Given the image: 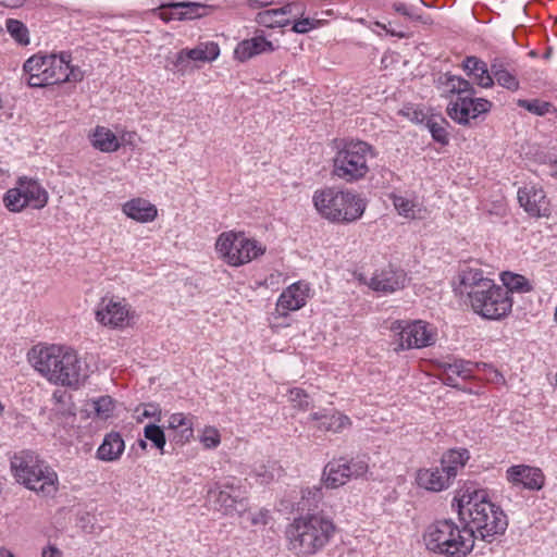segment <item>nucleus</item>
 <instances>
[{
  "instance_id": "nucleus-1",
  "label": "nucleus",
  "mask_w": 557,
  "mask_h": 557,
  "mask_svg": "<svg viewBox=\"0 0 557 557\" xmlns=\"http://www.w3.org/2000/svg\"><path fill=\"white\" fill-rule=\"evenodd\" d=\"M298 510L307 511L295 518L286 528L288 549L297 556H311L322 550L336 531L332 518L317 511L323 498L322 487L313 486L302 492Z\"/></svg>"
},
{
  "instance_id": "nucleus-2",
  "label": "nucleus",
  "mask_w": 557,
  "mask_h": 557,
  "mask_svg": "<svg viewBox=\"0 0 557 557\" xmlns=\"http://www.w3.org/2000/svg\"><path fill=\"white\" fill-rule=\"evenodd\" d=\"M458 516L467 529L472 530L473 542L476 539L491 543L495 535L504 534L508 527L507 516L499 506L487 499L483 490L467 488L454 498Z\"/></svg>"
},
{
  "instance_id": "nucleus-3",
  "label": "nucleus",
  "mask_w": 557,
  "mask_h": 557,
  "mask_svg": "<svg viewBox=\"0 0 557 557\" xmlns=\"http://www.w3.org/2000/svg\"><path fill=\"white\" fill-rule=\"evenodd\" d=\"M34 368L49 382L77 387L87 377L86 366L77 352L65 346L50 345L32 349Z\"/></svg>"
},
{
  "instance_id": "nucleus-4",
  "label": "nucleus",
  "mask_w": 557,
  "mask_h": 557,
  "mask_svg": "<svg viewBox=\"0 0 557 557\" xmlns=\"http://www.w3.org/2000/svg\"><path fill=\"white\" fill-rule=\"evenodd\" d=\"M446 97L457 96L456 101L447 106L448 116L461 125L469 124L470 119H476L482 113H487L492 102L484 98H475L473 85L466 78L450 73L441 75L437 79Z\"/></svg>"
},
{
  "instance_id": "nucleus-5",
  "label": "nucleus",
  "mask_w": 557,
  "mask_h": 557,
  "mask_svg": "<svg viewBox=\"0 0 557 557\" xmlns=\"http://www.w3.org/2000/svg\"><path fill=\"white\" fill-rule=\"evenodd\" d=\"M460 528L451 519L436 520L424 531L428 550L445 557H466L474 547L472 530L465 523Z\"/></svg>"
},
{
  "instance_id": "nucleus-6",
  "label": "nucleus",
  "mask_w": 557,
  "mask_h": 557,
  "mask_svg": "<svg viewBox=\"0 0 557 557\" xmlns=\"http://www.w3.org/2000/svg\"><path fill=\"white\" fill-rule=\"evenodd\" d=\"M15 480L42 496H53L59 486L57 472L33 450H22L11 459Z\"/></svg>"
},
{
  "instance_id": "nucleus-7",
  "label": "nucleus",
  "mask_w": 557,
  "mask_h": 557,
  "mask_svg": "<svg viewBox=\"0 0 557 557\" xmlns=\"http://www.w3.org/2000/svg\"><path fill=\"white\" fill-rule=\"evenodd\" d=\"M375 157V149L367 141L342 139L333 158L332 174L347 183L357 182L368 174V161Z\"/></svg>"
},
{
  "instance_id": "nucleus-8",
  "label": "nucleus",
  "mask_w": 557,
  "mask_h": 557,
  "mask_svg": "<svg viewBox=\"0 0 557 557\" xmlns=\"http://www.w3.org/2000/svg\"><path fill=\"white\" fill-rule=\"evenodd\" d=\"M317 210L333 222L349 223L360 219L366 210L367 202L351 191L326 188L313 195Z\"/></svg>"
},
{
  "instance_id": "nucleus-9",
  "label": "nucleus",
  "mask_w": 557,
  "mask_h": 557,
  "mask_svg": "<svg viewBox=\"0 0 557 557\" xmlns=\"http://www.w3.org/2000/svg\"><path fill=\"white\" fill-rule=\"evenodd\" d=\"M473 311L487 320H502L512 309L509 290L494 282L480 292H468Z\"/></svg>"
},
{
  "instance_id": "nucleus-10",
  "label": "nucleus",
  "mask_w": 557,
  "mask_h": 557,
  "mask_svg": "<svg viewBox=\"0 0 557 557\" xmlns=\"http://www.w3.org/2000/svg\"><path fill=\"white\" fill-rule=\"evenodd\" d=\"M207 503L215 511L224 516L243 513L248 508L247 498L239 486L233 482H215L207 492Z\"/></svg>"
},
{
  "instance_id": "nucleus-11",
  "label": "nucleus",
  "mask_w": 557,
  "mask_h": 557,
  "mask_svg": "<svg viewBox=\"0 0 557 557\" xmlns=\"http://www.w3.org/2000/svg\"><path fill=\"white\" fill-rule=\"evenodd\" d=\"M367 456L333 459L323 470V483L327 488H336L351 479L363 476L369 470Z\"/></svg>"
},
{
  "instance_id": "nucleus-12",
  "label": "nucleus",
  "mask_w": 557,
  "mask_h": 557,
  "mask_svg": "<svg viewBox=\"0 0 557 557\" xmlns=\"http://www.w3.org/2000/svg\"><path fill=\"white\" fill-rule=\"evenodd\" d=\"M232 245H237L239 247L238 255H233L231 257V265L233 267L246 264L263 255L265 251V247L258 240L247 238L244 233H236L233 231L220 234L215 243V248L216 250H226L231 249Z\"/></svg>"
},
{
  "instance_id": "nucleus-13",
  "label": "nucleus",
  "mask_w": 557,
  "mask_h": 557,
  "mask_svg": "<svg viewBox=\"0 0 557 557\" xmlns=\"http://www.w3.org/2000/svg\"><path fill=\"white\" fill-rule=\"evenodd\" d=\"M392 330L399 331V343L395 350L423 348L433 345L436 341V334L429 324L420 320L408 322L406 325H403L401 321H396Z\"/></svg>"
},
{
  "instance_id": "nucleus-14",
  "label": "nucleus",
  "mask_w": 557,
  "mask_h": 557,
  "mask_svg": "<svg viewBox=\"0 0 557 557\" xmlns=\"http://www.w3.org/2000/svg\"><path fill=\"white\" fill-rule=\"evenodd\" d=\"M521 208L532 218H548L550 215V202L542 187L525 185L517 193Z\"/></svg>"
},
{
  "instance_id": "nucleus-15",
  "label": "nucleus",
  "mask_w": 557,
  "mask_h": 557,
  "mask_svg": "<svg viewBox=\"0 0 557 557\" xmlns=\"http://www.w3.org/2000/svg\"><path fill=\"white\" fill-rule=\"evenodd\" d=\"M129 308L125 299L104 297L96 310V320L104 326L123 327L127 323Z\"/></svg>"
},
{
  "instance_id": "nucleus-16",
  "label": "nucleus",
  "mask_w": 557,
  "mask_h": 557,
  "mask_svg": "<svg viewBox=\"0 0 557 557\" xmlns=\"http://www.w3.org/2000/svg\"><path fill=\"white\" fill-rule=\"evenodd\" d=\"M220 54L219 45L213 41L200 42L193 49H182L176 53L174 67L177 72L185 74L189 69L190 61L212 62Z\"/></svg>"
},
{
  "instance_id": "nucleus-17",
  "label": "nucleus",
  "mask_w": 557,
  "mask_h": 557,
  "mask_svg": "<svg viewBox=\"0 0 557 557\" xmlns=\"http://www.w3.org/2000/svg\"><path fill=\"white\" fill-rule=\"evenodd\" d=\"M407 273L392 265L376 271L370 280L369 287L383 294L403 289L407 283Z\"/></svg>"
},
{
  "instance_id": "nucleus-18",
  "label": "nucleus",
  "mask_w": 557,
  "mask_h": 557,
  "mask_svg": "<svg viewBox=\"0 0 557 557\" xmlns=\"http://www.w3.org/2000/svg\"><path fill=\"white\" fill-rule=\"evenodd\" d=\"M507 480L515 486H522L530 491H540L545 483V476L540 468L518 465L506 471Z\"/></svg>"
},
{
  "instance_id": "nucleus-19",
  "label": "nucleus",
  "mask_w": 557,
  "mask_h": 557,
  "mask_svg": "<svg viewBox=\"0 0 557 557\" xmlns=\"http://www.w3.org/2000/svg\"><path fill=\"white\" fill-rule=\"evenodd\" d=\"M309 293V286L297 282L287 287L278 297L276 310L280 314L286 315L288 311L302 308L306 305Z\"/></svg>"
},
{
  "instance_id": "nucleus-20",
  "label": "nucleus",
  "mask_w": 557,
  "mask_h": 557,
  "mask_svg": "<svg viewBox=\"0 0 557 557\" xmlns=\"http://www.w3.org/2000/svg\"><path fill=\"white\" fill-rule=\"evenodd\" d=\"M314 422V426L320 431L339 433L350 424L347 416L339 412L322 409L310 413L307 423Z\"/></svg>"
},
{
  "instance_id": "nucleus-21",
  "label": "nucleus",
  "mask_w": 557,
  "mask_h": 557,
  "mask_svg": "<svg viewBox=\"0 0 557 557\" xmlns=\"http://www.w3.org/2000/svg\"><path fill=\"white\" fill-rule=\"evenodd\" d=\"M491 72L493 73V81L508 90L515 91L519 89V81L511 61L507 58H494L491 62Z\"/></svg>"
},
{
  "instance_id": "nucleus-22",
  "label": "nucleus",
  "mask_w": 557,
  "mask_h": 557,
  "mask_svg": "<svg viewBox=\"0 0 557 557\" xmlns=\"http://www.w3.org/2000/svg\"><path fill=\"white\" fill-rule=\"evenodd\" d=\"M48 55L34 54L23 65L24 79L29 87H46Z\"/></svg>"
},
{
  "instance_id": "nucleus-23",
  "label": "nucleus",
  "mask_w": 557,
  "mask_h": 557,
  "mask_svg": "<svg viewBox=\"0 0 557 557\" xmlns=\"http://www.w3.org/2000/svg\"><path fill=\"white\" fill-rule=\"evenodd\" d=\"M463 71L469 77L472 78L473 83L482 88H491L494 86L493 73L491 66L488 67L486 62L478 57H467L461 64Z\"/></svg>"
},
{
  "instance_id": "nucleus-24",
  "label": "nucleus",
  "mask_w": 557,
  "mask_h": 557,
  "mask_svg": "<svg viewBox=\"0 0 557 557\" xmlns=\"http://www.w3.org/2000/svg\"><path fill=\"white\" fill-rule=\"evenodd\" d=\"M416 481L420 487L431 492L444 491L451 484V480L441 467L420 469Z\"/></svg>"
},
{
  "instance_id": "nucleus-25",
  "label": "nucleus",
  "mask_w": 557,
  "mask_h": 557,
  "mask_svg": "<svg viewBox=\"0 0 557 557\" xmlns=\"http://www.w3.org/2000/svg\"><path fill=\"white\" fill-rule=\"evenodd\" d=\"M125 449V443L119 432L106 434L101 445L98 447L96 457L106 462H112L120 459Z\"/></svg>"
},
{
  "instance_id": "nucleus-26",
  "label": "nucleus",
  "mask_w": 557,
  "mask_h": 557,
  "mask_svg": "<svg viewBox=\"0 0 557 557\" xmlns=\"http://www.w3.org/2000/svg\"><path fill=\"white\" fill-rule=\"evenodd\" d=\"M459 282L461 293L480 292L485 289L494 281L484 276V272L479 268L465 265L459 271Z\"/></svg>"
},
{
  "instance_id": "nucleus-27",
  "label": "nucleus",
  "mask_w": 557,
  "mask_h": 557,
  "mask_svg": "<svg viewBox=\"0 0 557 557\" xmlns=\"http://www.w3.org/2000/svg\"><path fill=\"white\" fill-rule=\"evenodd\" d=\"M274 50L273 44L262 36H257L251 39L240 41L235 48L234 55L240 62H245L252 57L271 52Z\"/></svg>"
},
{
  "instance_id": "nucleus-28",
  "label": "nucleus",
  "mask_w": 557,
  "mask_h": 557,
  "mask_svg": "<svg viewBox=\"0 0 557 557\" xmlns=\"http://www.w3.org/2000/svg\"><path fill=\"white\" fill-rule=\"evenodd\" d=\"M18 181L24 196V203L33 209H42L49 198L47 190L35 180L23 177Z\"/></svg>"
},
{
  "instance_id": "nucleus-29",
  "label": "nucleus",
  "mask_w": 557,
  "mask_h": 557,
  "mask_svg": "<svg viewBox=\"0 0 557 557\" xmlns=\"http://www.w3.org/2000/svg\"><path fill=\"white\" fill-rule=\"evenodd\" d=\"M123 212L128 218L141 223L153 221L158 214L157 208L143 198L132 199L124 203Z\"/></svg>"
},
{
  "instance_id": "nucleus-30",
  "label": "nucleus",
  "mask_w": 557,
  "mask_h": 557,
  "mask_svg": "<svg viewBox=\"0 0 557 557\" xmlns=\"http://www.w3.org/2000/svg\"><path fill=\"white\" fill-rule=\"evenodd\" d=\"M70 60L71 54L67 52H62L59 55H48V71L45 74L47 76V86L65 83L67 76L64 73L69 70Z\"/></svg>"
},
{
  "instance_id": "nucleus-31",
  "label": "nucleus",
  "mask_w": 557,
  "mask_h": 557,
  "mask_svg": "<svg viewBox=\"0 0 557 557\" xmlns=\"http://www.w3.org/2000/svg\"><path fill=\"white\" fill-rule=\"evenodd\" d=\"M171 9L170 16H163V20H194L206 15L207 5L199 2H172L168 5Z\"/></svg>"
},
{
  "instance_id": "nucleus-32",
  "label": "nucleus",
  "mask_w": 557,
  "mask_h": 557,
  "mask_svg": "<svg viewBox=\"0 0 557 557\" xmlns=\"http://www.w3.org/2000/svg\"><path fill=\"white\" fill-rule=\"evenodd\" d=\"M469 458L470 454L466 448L449 449L442 456L441 468L445 470L447 476L453 481Z\"/></svg>"
},
{
  "instance_id": "nucleus-33",
  "label": "nucleus",
  "mask_w": 557,
  "mask_h": 557,
  "mask_svg": "<svg viewBox=\"0 0 557 557\" xmlns=\"http://www.w3.org/2000/svg\"><path fill=\"white\" fill-rule=\"evenodd\" d=\"M169 429L177 432L174 436V441L181 445L188 442L194 435L191 418L181 412L171 414Z\"/></svg>"
},
{
  "instance_id": "nucleus-34",
  "label": "nucleus",
  "mask_w": 557,
  "mask_h": 557,
  "mask_svg": "<svg viewBox=\"0 0 557 557\" xmlns=\"http://www.w3.org/2000/svg\"><path fill=\"white\" fill-rule=\"evenodd\" d=\"M92 145L103 152H113L120 148L115 134L102 126H97L95 129Z\"/></svg>"
},
{
  "instance_id": "nucleus-35",
  "label": "nucleus",
  "mask_w": 557,
  "mask_h": 557,
  "mask_svg": "<svg viewBox=\"0 0 557 557\" xmlns=\"http://www.w3.org/2000/svg\"><path fill=\"white\" fill-rule=\"evenodd\" d=\"M306 12V4L300 0H295L292 2H288L281 8L277 9H271V10H264L263 22L267 23L270 20V16L272 15H282V16H290V20H295L298 16H302Z\"/></svg>"
},
{
  "instance_id": "nucleus-36",
  "label": "nucleus",
  "mask_w": 557,
  "mask_h": 557,
  "mask_svg": "<svg viewBox=\"0 0 557 557\" xmlns=\"http://www.w3.org/2000/svg\"><path fill=\"white\" fill-rule=\"evenodd\" d=\"M392 9L410 21L418 22L423 25H431L433 23V20L429 14L420 12V9L413 4L395 1L392 3Z\"/></svg>"
},
{
  "instance_id": "nucleus-37",
  "label": "nucleus",
  "mask_w": 557,
  "mask_h": 557,
  "mask_svg": "<svg viewBox=\"0 0 557 557\" xmlns=\"http://www.w3.org/2000/svg\"><path fill=\"white\" fill-rule=\"evenodd\" d=\"M502 281L504 283L503 287L509 290V297H511V293L513 292L529 293L533 289L529 280L520 274L504 272L502 274Z\"/></svg>"
},
{
  "instance_id": "nucleus-38",
  "label": "nucleus",
  "mask_w": 557,
  "mask_h": 557,
  "mask_svg": "<svg viewBox=\"0 0 557 557\" xmlns=\"http://www.w3.org/2000/svg\"><path fill=\"white\" fill-rule=\"evenodd\" d=\"M445 124H448V123L443 117H438V119L430 117L426 120V123H425V126L429 129V132L431 133L432 138L436 143H438L443 146L447 145L449 141L448 133L446 132V128L444 127Z\"/></svg>"
},
{
  "instance_id": "nucleus-39",
  "label": "nucleus",
  "mask_w": 557,
  "mask_h": 557,
  "mask_svg": "<svg viewBox=\"0 0 557 557\" xmlns=\"http://www.w3.org/2000/svg\"><path fill=\"white\" fill-rule=\"evenodd\" d=\"M24 196L22 191V187L20 186V181L17 182V186L14 188L9 189L3 197V202L5 208L11 212H20L25 207H27L26 203H24Z\"/></svg>"
},
{
  "instance_id": "nucleus-40",
  "label": "nucleus",
  "mask_w": 557,
  "mask_h": 557,
  "mask_svg": "<svg viewBox=\"0 0 557 557\" xmlns=\"http://www.w3.org/2000/svg\"><path fill=\"white\" fill-rule=\"evenodd\" d=\"M518 107L525 109L527 111L543 116L552 111H557L553 103L548 101H543L540 99H533V100H527V99H519L517 102Z\"/></svg>"
},
{
  "instance_id": "nucleus-41",
  "label": "nucleus",
  "mask_w": 557,
  "mask_h": 557,
  "mask_svg": "<svg viewBox=\"0 0 557 557\" xmlns=\"http://www.w3.org/2000/svg\"><path fill=\"white\" fill-rule=\"evenodd\" d=\"M7 30L11 37L22 46L29 44V33L24 23L18 20H7Z\"/></svg>"
},
{
  "instance_id": "nucleus-42",
  "label": "nucleus",
  "mask_w": 557,
  "mask_h": 557,
  "mask_svg": "<svg viewBox=\"0 0 557 557\" xmlns=\"http://www.w3.org/2000/svg\"><path fill=\"white\" fill-rule=\"evenodd\" d=\"M144 436L146 440L150 441L152 445L161 451V454H164L166 437L161 426L154 423L147 424L144 428Z\"/></svg>"
},
{
  "instance_id": "nucleus-43",
  "label": "nucleus",
  "mask_w": 557,
  "mask_h": 557,
  "mask_svg": "<svg viewBox=\"0 0 557 557\" xmlns=\"http://www.w3.org/2000/svg\"><path fill=\"white\" fill-rule=\"evenodd\" d=\"M444 371H450L451 374L468 379L472 375L474 363L466 360H455L454 362H444L442 364Z\"/></svg>"
},
{
  "instance_id": "nucleus-44",
  "label": "nucleus",
  "mask_w": 557,
  "mask_h": 557,
  "mask_svg": "<svg viewBox=\"0 0 557 557\" xmlns=\"http://www.w3.org/2000/svg\"><path fill=\"white\" fill-rule=\"evenodd\" d=\"M91 408L99 419H108L114 410V400L111 396H101L92 400Z\"/></svg>"
},
{
  "instance_id": "nucleus-45",
  "label": "nucleus",
  "mask_w": 557,
  "mask_h": 557,
  "mask_svg": "<svg viewBox=\"0 0 557 557\" xmlns=\"http://www.w3.org/2000/svg\"><path fill=\"white\" fill-rule=\"evenodd\" d=\"M289 400L301 410H308L311 407L309 395L299 387L289 389Z\"/></svg>"
},
{
  "instance_id": "nucleus-46",
  "label": "nucleus",
  "mask_w": 557,
  "mask_h": 557,
  "mask_svg": "<svg viewBox=\"0 0 557 557\" xmlns=\"http://www.w3.org/2000/svg\"><path fill=\"white\" fill-rule=\"evenodd\" d=\"M263 14H264V11L259 12L256 16V22L259 25L268 27V28L285 27L292 23V20L289 17H284L282 15H273V16L271 15L270 16L271 21L264 23L263 22L264 18L262 16Z\"/></svg>"
},
{
  "instance_id": "nucleus-47",
  "label": "nucleus",
  "mask_w": 557,
  "mask_h": 557,
  "mask_svg": "<svg viewBox=\"0 0 557 557\" xmlns=\"http://www.w3.org/2000/svg\"><path fill=\"white\" fill-rule=\"evenodd\" d=\"M394 206L396 208V210L398 211L399 214L406 216V218H413L414 216V212H413V203L404 198V197H395L394 198Z\"/></svg>"
},
{
  "instance_id": "nucleus-48",
  "label": "nucleus",
  "mask_w": 557,
  "mask_h": 557,
  "mask_svg": "<svg viewBox=\"0 0 557 557\" xmlns=\"http://www.w3.org/2000/svg\"><path fill=\"white\" fill-rule=\"evenodd\" d=\"M292 30L297 34H307L315 26V21L309 17L292 20Z\"/></svg>"
},
{
  "instance_id": "nucleus-49",
  "label": "nucleus",
  "mask_w": 557,
  "mask_h": 557,
  "mask_svg": "<svg viewBox=\"0 0 557 557\" xmlns=\"http://www.w3.org/2000/svg\"><path fill=\"white\" fill-rule=\"evenodd\" d=\"M201 442L207 448H214L220 444V435L216 430L211 429L205 432Z\"/></svg>"
},
{
  "instance_id": "nucleus-50",
  "label": "nucleus",
  "mask_w": 557,
  "mask_h": 557,
  "mask_svg": "<svg viewBox=\"0 0 557 557\" xmlns=\"http://www.w3.org/2000/svg\"><path fill=\"white\" fill-rule=\"evenodd\" d=\"M161 409L157 404H147L144 406V411L141 413L143 418H157L160 421Z\"/></svg>"
},
{
  "instance_id": "nucleus-51",
  "label": "nucleus",
  "mask_w": 557,
  "mask_h": 557,
  "mask_svg": "<svg viewBox=\"0 0 557 557\" xmlns=\"http://www.w3.org/2000/svg\"><path fill=\"white\" fill-rule=\"evenodd\" d=\"M95 517L90 513H85L79 518V527L88 532L92 533L95 531V524H94Z\"/></svg>"
},
{
  "instance_id": "nucleus-52",
  "label": "nucleus",
  "mask_w": 557,
  "mask_h": 557,
  "mask_svg": "<svg viewBox=\"0 0 557 557\" xmlns=\"http://www.w3.org/2000/svg\"><path fill=\"white\" fill-rule=\"evenodd\" d=\"M67 76L65 82H81L84 77L79 67H74L69 64V70L64 73Z\"/></svg>"
},
{
  "instance_id": "nucleus-53",
  "label": "nucleus",
  "mask_w": 557,
  "mask_h": 557,
  "mask_svg": "<svg viewBox=\"0 0 557 557\" xmlns=\"http://www.w3.org/2000/svg\"><path fill=\"white\" fill-rule=\"evenodd\" d=\"M221 257L231 265V257L233 255H238L239 252V247L236 245H232V248L231 249H226V250H216Z\"/></svg>"
},
{
  "instance_id": "nucleus-54",
  "label": "nucleus",
  "mask_w": 557,
  "mask_h": 557,
  "mask_svg": "<svg viewBox=\"0 0 557 557\" xmlns=\"http://www.w3.org/2000/svg\"><path fill=\"white\" fill-rule=\"evenodd\" d=\"M375 25L380 28H382L383 30H385L387 34H389L391 36H395V37H398V38H407L408 35L404 32H397L393 28H389L387 27L386 24L384 23H381V22H375Z\"/></svg>"
},
{
  "instance_id": "nucleus-55",
  "label": "nucleus",
  "mask_w": 557,
  "mask_h": 557,
  "mask_svg": "<svg viewBox=\"0 0 557 557\" xmlns=\"http://www.w3.org/2000/svg\"><path fill=\"white\" fill-rule=\"evenodd\" d=\"M406 114L410 117L412 122L416 123H423L424 121L426 122V120L429 119L422 111L417 109H412L411 113L407 112Z\"/></svg>"
},
{
  "instance_id": "nucleus-56",
  "label": "nucleus",
  "mask_w": 557,
  "mask_h": 557,
  "mask_svg": "<svg viewBox=\"0 0 557 557\" xmlns=\"http://www.w3.org/2000/svg\"><path fill=\"white\" fill-rule=\"evenodd\" d=\"M443 382L445 385L447 386H450V387H458V383H457V380H456V376L455 374H451L450 371H444L443 370Z\"/></svg>"
},
{
  "instance_id": "nucleus-57",
  "label": "nucleus",
  "mask_w": 557,
  "mask_h": 557,
  "mask_svg": "<svg viewBox=\"0 0 557 557\" xmlns=\"http://www.w3.org/2000/svg\"><path fill=\"white\" fill-rule=\"evenodd\" d=\"M42 557H62V552L55 546L49 545L48 547L42 549Z\"/></svg>"
},
{
  "instance_id": "nucleus-58",
  "label": "nucleus",
  "mask_w": 557,
  "mask_h": 557,
  "mask_svg": "<svg viewBox=\"0 0 557 557\" xmlns=\"http://www.w3.org/2000/svg\"><path fill=\"white\" fill-rule=\"evenodd\" d=\"M251 523L255 524V525H257V524H265L267 523V513L261 511L258 515H255L251 518Z\"/></svg>"
},
{
  "instance_id": "nucleus-59",
  "label": "nucleus",
  "mask_w": 557,
  "mask_h": 557,
  "mask_svg": "<svg viewBox=\"0 0 557 557\" xmlns=\"http://www.w3.org/2000/svg\"><path fill=\"white\" fill-rule=\"evenodd\" d=\"M249 3L251 7L259 8V7H267V5L271 4V1H269V0H249Z\"/></svg>"
},
{
  "instance_id": "nucleus-60",
  "label": "nucleus",
  "mask_w": 557,
  "mask_h": 557,
  "mask_svg": "<svg viewBox=\"0 0 557 557\" xmlns=\"http://www.w3.org/2000/svg\"><path fill=\"white\" fill-rule=\"evenodd\" d=\"M0 557H15L10 550L0 547Z\"/></svg>"
},
{
  "instance_id": "nucleus-61",
  "label": "nucleus",
  "mask_w": 557,
  "mask_h": 557,
  "mask_svg": "<svg viewBox=\"0 0 557 557\" xmlns=\"http://www.w3.org/2000/svg\"><path fill=\"white\" fill-rule=\"evenodd\" d=\"M494 373H495V380L497 381H504V376L500 372H498L497 370H494Z\"/></svg>"
},
{
  "instance_id": "nucleus-62",
  "label": "nucleus",
  "mask_w": 557,
  "mask_h": 557,
  "mask_svg": "<svg viewBox=\"0 0 557 557\" xmlns=\"http://www.w3.org/2000/svg\"><path fill=\"white\" fill-rule=\"evenodd\" d=\"M138 446L141 449H146L147 448V442L145 440H138Z\"/></svg>"
},
{
  "instance_id": "nucleus-63",
  "label": "nucleus",
  "mask_w": 557,
  "mask_h": 557,
  "mask_svg": "<svg viewBox=\"0 0 557 557\" xmlns=\"http://www.w3.org/2000/svg\"><path fill=\"white\" fill-rule=\"evenodd\" d=\"M550 54H552V50H550V49H548V50L544 53V58H545V59H548V58L550 57Z\"/></svg>"
},
{
  "instance_id": "nucleus-64",
  "label": "nucleus",
  "mask_w": 557,
  "mask_h": 557,
  "mask_svg": "<svg viewBox=\"0 0 557 557\" xmlns=\"http://www.w3.org/2000/svg\"><path fill=\"white\" fill-rule=\"evenodd\" d=\"M555 383H556V386H557V373H556V377H555Z\"/></svg>"
}]
</instances>
